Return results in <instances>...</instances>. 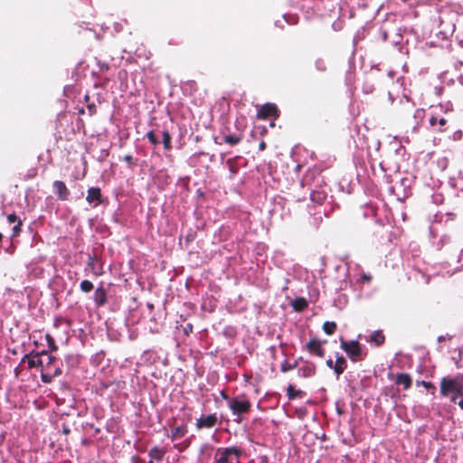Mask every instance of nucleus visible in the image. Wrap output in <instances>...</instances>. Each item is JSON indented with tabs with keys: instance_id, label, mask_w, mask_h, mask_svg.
Masks as SVG:
<instances>
[{
	"instance_id": "obj_44",
	"label": "nucleus",
	"mask_w": 463,
	"mask_h": 463,
	"mask_svg": "<svg viewBox=\"0 0 463 463\" xmlns=\"http://www.w3.org/2000/svg\"><path fill=\"white\" fill-rule=\"evenodd\" d=\"M404 105H405V107H407V109H408L407 110H411L412 107L410 105L409 100H406L404 102Z\"/></svg>"
},
{
	"instance_id": "obj_16",
	"label": "nucleus",
	"mask_w": 463,
	"mask_h": 463,
	"mask_svg": "<svg viewBox=\"0 0 463 463\" xmlns=\"http://www.w3.org/2000/svg\"><path fill=\"white\" fill-rule=\"evenodd\" d=\"M94 302L97 307H102L107 302V292L103 287H99L94 292Z\"/></svg>"
},
{
	"instance_id": "obj_34",
	"label": "nucleus",
	"mask_w": 463,
	"mask_h": 463,
	"mask_svg": "<svg viewBox=\"0 0 463 463\" xmlns=\"http://www.w3.org/2000/svg\"><path fill=\"white\" fill-rule=\"evenodd\" d=\"M22 221H18L17 223H15V225L13 227V233H12V237H16V236H19L20 232H21V228H22Z\"/></svg>"
},
{
	"instance_id": "obj_9",
	"label": "nucleus",
	"mask_w": 463,
	"mask_h": 463,
	"mask_svg": "<svg viewBox=\"0 0 463 463\" xmlns=\"http://www.w3.org/2000/svg\"><path fill=\"white\" fill-rule=\"evenodd\" d=\"M219 420L216 413L203 415L196 420L195 426L198 430L211 429L219 424Z\"/></svg>"
},
{
	"instance_id": "obj_45",
	"label": "nucleus",
	"mask_w": 463,
	"mask_h": 463,
	"mask_svg": "<svg viewBox=\"0 0 463 463\" xmlns=\"http://www.w3.org/2000/svg\"><path fill=\"white\" fill-rule=\"evenodd\" d=\"M70 431H71V430H70V429H69L68 427H64V428H63V430H62V432H63L64 434H66V435H67V434H69V433H70Z\"/></svg>"
},
{
	"instance_id": "obj_19",
	"label": "nucleus",
	"mask_w": 463,
	"mask_h": 463,
	"mask_svg": "<svg viewBox=\"0 0 463 463\" xmlns=\"http://www.w3.org/2000/svg\"><path fill=\"white\" fill-rule=\"evenodd\" d=\"M61 369L60 367H56L53 371V373H49L48 371L46 373H41V379L43 383H52V379L54 377H57L61 374Z\"/></svg>"
},
{
	"instance_id": "obj_6",
	"label": "nucleus",
	"mask_w": 463,
	"mask_h": 463,
	"mask_svg": "<svg viewBox=\"0 0 463 463\" xmlns=\"http://www.w3.org/2000/svg\"><path fill=\"white\" fill-rule=\"evenodd\" d=\"M228 407L232 411L233 415L239 417V419L236 420V421L241 422V417L243 414L250 412V411L251 410V402L244 396L234 397L229 399Z\"/></svg>"
},
{
	"instance_id": "obj_4",
	"label": "nucleus",
	"mask_w": 463,
	"mask_h": 463,
	"mask_svg": "<svg viewBox=\"0 0 463 463\" xmlns=\"http://www.w3.org/2000/svg\"><path fill=\"white\" fill-rule=\"evenodd\" d=\"M242 455L241 447L219 448L214 454V463H240Z\"/></svg>"
},
{
	"instance_id": "obj_25",
	"label": "nucleus",
	"mask_w": 463,
	"mask_h": 463,
	"mask_svg": "<svg viewBox=\"0 0 463 463\" xmlns=\"http://www.w3.org/2000/svg\"><path fill=\"white\" fill-rule=\"evenodd\" d=\"M336 323L326 321L323 324V330L327 335H332L336 330Z\"/></svg>"
},
{
	"instance_id": "obj_31",
	"label": "nucleus",
	"mask_w": 463,
	"mask_h": 463,
	"mask_svg": "<svg viewBox=\"0 0 463 463\" xmlns=\"http://www.w3.org/2000/svg\"><path fill=\"white\" fill-rule=\"evenodd\" d=\"M448 120L444 117L438 118L437 125L439 126L437 131L444 132L447 129Z\"/></svg>"
},
{
	"instance_id": "obj_14",
	"label": "nucleus",
	"mask_w": 463,
	"mask_h": 463,
	"mask_svg": "<svg viewBox=\"0 0 463 463\" xmlns=\"http://www.w3.org/2000/svg\"><path fill=\"white\" fill-rule=\"evenodd\" d=\"M395 383L397 385H402L404 390H408L411 387L412 379L409 373H401L396 375Z\"/></svg>"
},
{
	"instance_id": "obj_13",
	"label": "nucleus",
	"mask_w": 463,
	"mask_h": 463,
	"mask_svg": "<svg viewBox=\"0 0 463 463\" xmlns=\"http://www.w3.org/2000/svg\"><path fill=\"white\" fill-rule=\"evenodd\" d=\"M316 365L313 363L306 361L305 364L298 368V376L302 378H308L316 374Z\"/></svg>"
},
{
	"instance_id": "obj_23",
	"label": "nucleus",
	"mask_w": 463,
	"mask_h": 463,
	"mask_svg": "<svg viewBox=\"0 0 463 463\" xmlns=\"http://www.w3.org/2000/svg\"><path fill=\"white\" fill-rule=\"evenodd\" d=\"M287 395L289 400H294L296 398H301L304 395V392L301 390H296L292 384H289L287 387Z\"/></svg>"
},
{
	"instance_id": "obj_43",
	"label": "nucleus",
	"mask_w": 463,
	"mask_h": 463,
	"mask_svg": "<svg viewBox=\"0 0 463 463\" xmlns=\"http://www.w3.org/2000/svg\"><path fill=\"white\" fill-rule=\"evenodd\" d=\"M362 279H363L364 281L369 282V281H371V276H370V275L364 274V275H363V277H362Z\"/></svg>"
},
{
	"instance_id": "obj_32",
	"label": "nucleus",
	"mask_w": 463,
	"mask_h": 463,
	"mask_svg": "<svg viewBox=\"0 0 463 463\" xmlns=\"http://www.w3.org/2000/svg\"><path fill=\"white\" fill-rule=\"evenodd\" d=\"M45 338H46V341H47L48 345L51 348V350L56 351L58 349V346L56 345L55 341L52 338V336L51 335L47 334L45 335Z\"/></svg>"
},
{
	"instance_id": "obj_48",
	"label": "nucleus",
	"mask_w": 463,
	"mask_h": 463,
	"mask_svg": "<svg viewBox=\"0 0 463 463\" xmlns=\"http://www.w3.org/2000/svg\"><path fill=\"white\" fill-rule=\"evenodd\" d=\"M389 99L391 100L392 103H393V99H392V94L389 92Z\"/></svg>"
},
{
	"instance_id": "obj_37",
	"label": "nucleus",
	"mask_w": 463,
	"mask_h": 463,
	"mask_svg": "<svg viewBox=\"0 0 463 463\" xmlns=\"http://www.w3.org/2000/svg\"><path fill=\"white\" fill-rule=\"evenodd\" d=\"M87 108H88V110H89V113H90V116L96 114L97 108H96V105L94 103L88 104Z\"/></svg>"
},
{
	"instance_id": "obj_3",
	"label": "nucleus",
	"mask_w": 463,
	"mask_h": 463,
	"mask_svg": "<svg viewBox=\"0 0 463 463\" xmlns=\"http://www.w3.org/2000/svg\"><path fill=\"white\" fill-rule=\"evenodd\" d=\"M319 176V174L317 170H307L300 182V185L302 187L307 186L308 190H310V199L313 203L320 205L326 199V193L323 190H312V183L315 181L317 177Z\"/></svg>"
},
{
	"instance_id": "obj_53",
	"label": "nucleus",
	"mask_w": 463,
	"mask_h": 463,
	"mask_svg": "<svg viewBox=\"0 0 463 463\" xmlns=\"http://www.w3.org/2000/svg\"><path fill=\"white\" fill-rule=\"evenodd\" d=\"M443 339H444V338H443V337H441V336H439V342H440V341H442Z\"/></svg>"
},
{
	"instance_id": "obj_41",
	"label": "nucleus",
	"mask_w": 463,
	"mask_h": 463,
	"mask_svg": "<svg viewBox=\"0 0 463 463\" xmlns=\"http://www.w3.org/2000/svg\"><path fill=\"white\" fill-rule=\"evenodd\" d=\"M192 329H193V326L191 324H188L185 327H184V333L186 335L189 334V332H192Z\"/></svg>"
},
{
	"instance_id": "obj_47",
	"label": "nucleus",
	"mask_w": 463,
	"mask_h": 463,
	"mask_svg": "<svg viewBox=\"0 0 463 463\" xmlns=\"http://www.w3.org/2000/svg\"><path fill=\"white\" fill-rule=\"evenodd\" d=\"M84 100H85L86 102H89V100H90V96H89V95H85V97H84Z\"/></svg>"
},
{
	"instance_id": "obj_22",
	"label": "nucleus",
	"mask_w": 463,
	"mask_h": 463,
	"mask_svg": "<svg viewBox=\"0 0 463 463\" xmlns=\"http://www.w3.org/2000/svg\"><path fill=\"white\" fill-rule=\"evenodd\" d=\"M162 143L165 150L169 151L172 149V137L167 129L162 132Z\"/></svg>"
},
{
	"instance_id": "obj_35",
	"label": "nucleus",
	"mask_w": 463,
	"mask_h": 463,
	"mask_svg": "<svg viewBox=\"0 0 463 463\" xmlns=\"http://www.w3.org/2000/svg\"><path fill=\"white\" fill-rule=\"evenodd\" d=\"M7 221L9 223H17L21 219L16 214L11 213L7 215Z\"/></svg>"
},
{
	"instance_id": "obj_8",
	"label": "nucleus",
	"mask_w": 463,
	"mask_h": 463,
	"mask_svg": "<svg viewBox=\"0 0 463 463\" xmlns=\"http://www.w3.org/2000/svg\"><path fill=\"white\" fill-rule=\"evenodd\" d=\"M279 116V110L278 107L273 103H266L260 107L258 110L257 118L259 119H267L269 118H278Z\"/></svg>"
},
{
	"instance_id": "obj_1",
	"label": "nucleus",
	"mask_w": 463,
	"mask_h": 463,
	"mask_svg": "<svg viewBox=\"0 0 463 463\" xmlns=\"http://www.w3.org/2000/svg\"><path fill=\"white\" fill-rule=\"evenodd\" d=\"M440 395L449 397L451 402H456L458 397L463 396V374L455 377H443L439 383Z\"/></svg>"
},
{
	"instance_id": "obj_40",
	"label": "nucleus",
	"mask_w": 463,
	"mask_h": 463,
	"mask_svg": "<svg viewBox=\"0 0 463 463\" xmlns=\"http://www.w3.org/2000/svg\"><path fill=\"white\" fill-rule=\"evenodd\" d=\"M123 160L130 165V164H132L133 157L130 155H126L123 157Z\"/></svg>"
},
{
	"instance_id": "obj_51",
	"label": "nucleus",
	"mask_w": 463,
	"mask_h": 463,
	"mask_svg": "<svg viewBox=\"0 0 463 463\" xmlns=\"http://www.w3.org/2000/svg\"><path fill=\"white\" fill-rule=\"evenodd\" d=\"M222 397H223L224 399H228V397H227V396L225 395V393H223V392H222Z\"/></svg>"
},
{
	"instance_id": "obj_30",
	"label": "nucleus",
	"mask_w": 463,
	"mask_h": 463,
	"mask_svg": "<svg viewBox=\"0 0 463 463\" xmlns=\"http://www.w3.org/2000/svg\"><path fill=\"white\" fill-rule=\"evenodd\" d=\"M146 137H147L148 141L150 142V144H152L153 146H156L159 144V140L156 137V135L154 130L148 131L146 133Z\"/></svg>"
},
{
	"instance_id": "obj_52",
	"label": "nucleus",
	"mask_w": 463,
	"mask_h": 463,
	"mask_svg": "<svg viewBox=\"0 0 463 463\" xmlns=\"http://www.w3.org/2000/svg\"><path fill=\"white\" fill-rule=\"evenodd\" d=\"M2 239H3V235H2V233L0 232V242L2 241Z\"/></svg>"
},
{
	"instance_id": "obj_29",
	"label": "nucleus",
	"mask_w": 463,
	"mask_h": 463,
	"mask_svg": "<svg viewBox=\"0 0 463 463\" xmlns=\"http://www.w3.org/2000/svg\"><path fill=\"white\" fill-rule=\"evenodd\" d=\"M315 67L317 71L320 72H325L326 71V61L322 58H317L315 61Z\"/></svg>"
},
{
	"instance_id": "obj_50",
	"label": "nucleus",
	"mask_w": 463,
	"mask_h": 463,
	"mask_svg": "<svg viewBox=\"0 0 463 463\" xmlns=\"http://www.w3.org/2000/svg\"><path fill=\"white\" fill-rule=\"evenodd\" d=\"M15 374H16V376L19 374V370H18V368H16V369H15Z\"/></svg>"
},
{
	"instance_id": "obj_10",
	"label": "nucleus",
	"mask_w": 463,
	"mask_h": 463,
	"mask_svg": "<svg viewBox=\"0 0 463 463\" xmlns=\"http://www.w3.org/2000/svg\"><path fill=\"white\" fill-rule=\"evenodd\" d=\"M239 124H241V122H239V120H237L236 127H237L238 132L233 133V134H225L223 136V141L226 144L233 146L240 144L241 142V140L243 139L244 126L241 125V128H239L238 127Z\"/></svg>"
},
{
	"instance_id": "obj_11",
	"label": "nucleus",
	"mask_w": 463,
	"mask_h": 463,
	"mask_svg": "<svg viewBox=\"0 0 463 463\" xmlns=\"http://www.w3.org/2000/svg\"><path fill=\"white\" fill-rule=\"evenodd\" d=\"M52 186L54 194L57 195L58 199L61 201H67L69 199L70 191L64 182L59 180L54 181Z\"/></svg>"
},
{
	"instance_id": "obj_38",
	"label": "nucleus",
	"mask_w": 463,
	"mask_h": 463,
	"mask_svg": "<svg viewBox=\"0 0 463 463\" xmlns=\"http://www.w3.org/2000/svg\"><path fill=\"white\" fill-rule=\"evenodd\" d=\"M430 125L431 127H436L438 122V118L436 116H431L429 119Z\"/></svg>"
},
{
	"instance_id": "obj_42",
	"label": "nucleus",
	"mask_w": 463,
	"mask_h": 463,
	"mask_svg": "<svg viewBox=\"0 0 463 463\" xmlns=\"http://www.w3.org/2000/svg\"><path fill=\"white\" fill-rule=\"evenodd\" d=\"M266 146H267V145H266L265 141H261V142L259 144V150H260V151H263V150H265Z\"/></svg>"
},
{
	"instance_id": "obj_49",
	"label": "nucleus",
	"mask_w": 463,
	"mask_h": 463,
	"mask_svg": "<svg viewBox=\"0 0 463 463\" xmlns=\"http://www.w3.org/2000/svg\"><path fill=\"white\" fill-rule=\"evenodd\" d=\"M84 113V109L81 108L80 109H79V114H83Z\"/></svg>"
},
{
	"instance_id": "obj_28",
	"label": "nucleus",
	"mask_w": 463,
	"mask_h": 463,
	"mask_svg": "<svg viewBox=\"0 0 463 463\" xmlns=\"http://www.w3.org/2000/svg\"><path fill=\"white\" fill-rule=\"evenodd\" d=\"M88 266L91 268V269H92V273H93L95 276H100V275L102 274V269H101V268H97V267L95 266V263H94V258H92V257H90V258H89Z\"/></svg>"
},
{
	"instance_id": "obj_2",
	"label": "nucleus",
	"mask_w": 463,
	"mask_h": 463,
	"mask_svg": "<svg viewBox=\"0 0 463 463\" xmlns=\"http://www.w3.org/2000/svg\"><path fill=\"white\" fill-rule=\"evenodd\" d=\"M26 359H28L29 368H39L41 370V373H43L50 370V367L55 362L56 357L48 354L47 351H42L35 353L32 352L31 354H24L22 362H24Z\"/></svg>"
},
{
	"instance_id": "obj_15",
	"label": "nucleus",
	"mask_w": 463,
	"mask_h": 463,
	"mask_svg": "<svg viewBox=\"0 0 463 463\" xmlns=\"http://www.w3.org/2000/svg\"><path fill=\"white\" fill-rule=\"evenodd\" d=\"M347 363L345 358L342 354H336V359L334 364V373L338 377L341 375L346 369Z\"/></svg>"
},
{
	"instance_id": "obj_18",
	"label": "nucleus",
	"mask_w": 463,
	"mask_h": 463,
	"mask_svg": "<svg viewBox=\"0 0 463 463\" xmlns=\"http://www.w3.org/2000/svg\"><path fill=\"white\" fill-rule=\"evenodd\" d=\"M187 431V425L182 424L172 429L170 438L172 440L181 439L186 435Z\"/></svg>"
},
{
	"instance_id": "obj_27",
	"label": "nucleus",
	"mask_w": 463,
	"mask_h": 463,
	"mask_svg": "<svg viewBox=\"0 0 463 463\" xmlns=\"http://www.w3.org/2000/svg\"><path fill=\"white\" fill-rule=\"evenodd\" d=\"M416 385L420 386H423L424 388H426L432 395L435 393L436 392V386L430 383V382H426V381H417L416 382Z\"/></svg>"
},
{
	"instance_id": "obj_26",
	"label": "nucleus",
	"mask_w": 463,
	"mask_h": 463,
	"mask_svg": "<svg viewBox=\"0 0 463 463\" xmlns=\"http://www.w3.org/2000/svg\"><path fill=\"white\" fill-rule=\"evenodd\" d=\"M80 288L82 292L89 293L94 288V286L91 281L84 279L80 282Z\"/></svg>"
},
{
	"instance_id": "obj_36",
	"label": "nucleus",
	"mask_w": 463,
	"mask_h": 463,
	"mask_svg": "<svg viewBox=\"0 0 463 463\" xmlns=\"http://www.w3.org/2000/svg\"><path fill=\"white\" fill-rule=\"evenodd\" d=\"M227 165L230 166L231 172L235 175L237 173V167L234 165V160L230 158L227 160Z\"/></svg>"
},
{
	"instance_id": "obj_5",
	"label": "nucleus",
	"mask_w": 463,
	"mask_h": 463,
	"mask_svg": "<svg viewBox=\"0 0 463 463\" xmlns=\"http://www.w3.org/2000/svg\"><path fill=\"white\" fill-rule=\"evenodd\" d=\"M340 348L345 352L349 359L354 362L363 361L366 355L364 354L361 344L357 340H345L340 338Z\"/></svg>"
},
{
	"instance_id": "obj_39",
	"label": "nucleus",
	"mask_w": 463,
	"mask_h": 463,
	"mask_svg": "<svg viewBox=\"0 0 463 463\" xmlns=\"http://www.w3.org/2000/svg\"><path fill=\"white\" fill-rule=\"evenodd\" d=\"M326 366H327L328 368H330V369H333V370H334V364H335V363L333 362V360H332L331 358H329V359H327V360L326 361Z\"/></svg>"
},
{
	"instance_id": "obj_46",
	"label": "nucleus",
	"mask_w": 463,
	"mask_h": 463,
	"mask_svg": "<svg viewBox=\"0 0 463 463\" xmlns=\"http://www.w3.org/2000/svg\"><path fill=\"white\" fill-rule=\"evenodd\" d=\"M458 406L461 410H463V396L461 397V400L458 402Z\"/></svg>"
},
{
	"instance_id": "obj_24",
	"label": "nucleus",
	"mask_w": 463,
	"mask_h": 463,
	"mask_svg": "<svg viewBox=\"0 0 463 463\" xmlns=\"http://www.w3.org/2000/svg\"><path fill=\"white\" fill-rule=\"evenodd\" d=\"M301 360H302V357H299L294 363H291V364H289L287 360H285L280 365L281 372L287 373L290 370L295 369L298 365V362Z\"/></svg>"
},
{
	"instance_id": "obj_21",
	"label": "nucleus",
	"mask_w": 463,
	"mask_h": 463,
	"mask_svg": "<svg viewBox=\"0 0 463 463\" xmlns=\"http://www.w3.org/2000/svg\"><path fill=\"white\" fill-rule=\"evenodd\" d=\"M291 305L297 312H301L307 307V302L304 298H298L294 299Z\"/></svg>"
},
{
	"instance_id": "obj_20",
	"label": "nucleus",
	"mask_w": 463,
	"mask_h": 463,
	"mask_svg": "<svg viewBox=\"0 0 463 463\" xmlns=\"http://www.w3.org/2000/svg\"><path fill=\"white\" fill-rule=\"evenodd\" d=\"M370 341L373 343L375 345L380 346L385 341V336L381 330L374 331L370 337Z\"/></svg>"
},
{
	"instance_id": "obj_17",
	"label": "nucleus",
	"mask_w": 463,
	"mask_h": 463,
	"mask_svg": "<svg viewBox=\"0 0 463 463\" xmlns=\"http://www.w3.org/2000/svg\"><path fill=\"white\" fill-rule=\"evenodd\" d=\"M166 453V449L159 447H153L148 455L150 457L149 463H153V460L161 461Z\"/></svg>"
},
{
	"instance_id": "obj_12",
	"label": "nucleus",
	"mask_w": 463,
	"mask_h": 463,
	"mask_svg": "<svg viewBox=\"0 0 463 463\" xmlns=\"http://www.w3.org/2000/svg\"><path fill=\"white\" fill-rule=\"evenodd\" d=\"M101 190L99 187H90L87 191L86 201L89 203H94V206H98L101 203Z\"/></svg>"
},
{
	"instance_id": "obj_33",
	"label": "nucleus",
	"mask_w": 463,
	"mask_h": 463,
	"mask_svg": "<svg viewBox=\"0 0 463 463\" xmlns=\"http://www.w3.org/2000/svg\"><path fill=\"white\" fill-rule=\"evenodd\" d=\"M96 63H97L98 67L99 68V71H101V72H105L109 70V63H107L105 61H102L100 60H96Z\"/></svg>"
},
{
	"instance_id": "obj_7",
	"label": "nucleus",
	"mask_w": 463,
	"mask_h": 463,
	"mask_svg": "<svg viewBox=\"0 0 463 463\" xmlns=\"http://www.w3.org/2000/svg\"><path fill=\"white\" fill-rule=\"evenodd\" d=\"M326 343V340L321 341L317 338H312L306 344L304 349L307 350L310 354L322 358L325 356V349L323 345Z\"/></svg>"
}]
</instances>
